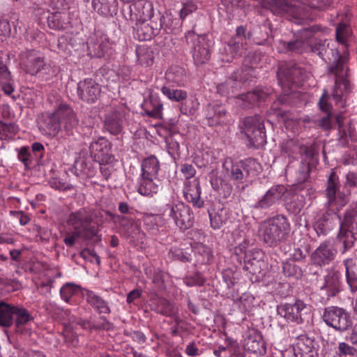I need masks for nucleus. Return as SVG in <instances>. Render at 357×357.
Returning a JSON list of instances; mask_svg holds the SVG:
<instances>
[{"mask_svg":"<svg viewBox=\"0 0 357 357\" xmlns=\"http://www.w3.org/2000/svg\"><path fill=\"white\" fill-rule=\"evenodd\" d=\"M137 61L141 66H149L153 63V52L146 45L138 46L136 48Z\"/></svg>","mask_w":357,"mask_h":357,"instance_id":"nucleus-43","label":"nucleus"},{"mask_svg":"<svg viewBox=\"0 0 357 357\" xmlns=\"http://www.w3.org/2000/svg\"><path fill=\"white\" fill-rule=\"evenodd\" d=\"M92 6L100 15L104 16L112 15L116 11V0H93Z\"/></svg>","mask_w":357,"mask_h":357,"instance_id":"nucleus-37","label":"nucleus"},{"mask_svg":"<svg viewBox=\"0 0 357 357\" xmlns=\"http://www.w3.org/2000/svg\"><path fill=\"white\" fill-rule=\"evenodd\" d=\"M314 158H302L298 171L299 176L297 178L298 183L296 186V190L297 191H303L304 190H306V185L310 184L306 182V181L309 176L310 171L312 167H314L316 163Z\"/></svg>","mask_w":357,"mask_h":357,"instance_id":"nucleus-31","label":"nucleus"},{"mask_svg":"<svg viewBox=\"0 0 357 357\" xmlns=\"http://www.w3.org/2000/svg\"><path fill=\"white\" fill-rule=\"evenodd\" d=\"M336 250L328 242H323L312 253L310 260L313 265L323 267L328 265L335 258Z\"/></svg>","mask_w":357,"mask_h":357,"instance_id":"nucleus-22","label":"nucleus"},{"mask_svg":"<svg viewBox=\"0 0 357 357\" xmlns=\"http://www.w3.org/2000/svg\"><path fill=\"white\" fill-rule=\"evenodd\" d=\"M290 231L288 219L283 215H277L261 223L258 236L267 246L274 248L287 240Z\"/></svg>","mask_w":357,"mask_h":357,"instance_id":"nucleus-4","label":"nucleus"},{"mask_svg":"<svg viewBox=\"0 0 357 357\" xmlns=\"http://www.w3.org/2000/svg\"><path fill=\"white\" fill-rule=\"evenodd\" d=\"M89 158H76L73 164V168L75 169V173L79 174L83 173L88 174L91 172L92 168V163L88 160Z\"/></svg>","mask_w":357,"mask_h":357,"instance_id":"nucleus-54","label":"nucleus"},{"mask_svg":"<svg viewBox=\"0 0 357 357\" xmlns=\"http://www.w3.org/2000/svg\"><path fill=\"white\" fill-rule=\"evenodd\" d=\"M47 24L50 29L54 30H61L65 28L63 15L60 12L51 13L47 17Z\"/></svg>","mask_w":357,"mask_h":357,"instance_id":"nucleus-55","label":"nucleus"},{"mask_svg":"<svg viewBox=\"0 0 357 357\" xmlns=\"http://www.w3.org/2000/svg\"><path fill=\"white\" fill-rule=\"evenodd\" d=\"M339 218L337 238L342 244L341 252L351 250L357 242V206H349Z\"/></svg>","mask_w":357,"mask_h":357,"instance_id":"nucleus-6","label":"nucleus"},{"mask_svg":"<svg viewBox=\"0 0 357 357\" xmlns=\"http://www.w3.org/2000/svg\"><path fill=\"white\" fill-rule=\"evenodd\" d=\"M185 38L195 65L201 66L208 63L211 59V50L206 36L189 31L185 33Z\"/></svg>","mask_w":357,"mask_h":357,"instance_id":"nucleus-9","label":"nucleus"},{"mask_svg":"<svg viewBox=\"0 0 357 357\" xmlns=\"http://www.w3.org/2000/svg\"><path fill=\"white\" fill-rule=\"evenodd\" d=\"M20 65L27 73L36 75L45 66V56L39 51L27 50L20 55Z\"/></svg>","mask_w":357,"mask_h":357,"instance_id":"nucleus-17","label":"nucleus"},{"mask_svg":"<svg viewBox=\"0 0 357 357\" xmlns=\"http://www.w3.org/2000/svg\"><path fill=\"white\" fill-rule=\"evenodd\" d=\"M323 319L325 323L337 331H347L352 324L349 313L343 308L330 306L325 308Z\"/></svg>","mask_w":357,"mask_h":357,"instance_id":"nucleus-14","label":"nucleus"},{"mask_svg":"<svg viewBox=\"0 0 357 357\" xmlns=\"http://www.w3.org/2000/svg\"><path fill=\"white\" fill-rule=\"evenodd\" d=\"M170 254L174 259L180 261L181 262L191 261V255L186 250L182 248L174 246L171 248Z\"/></svg>","mask_w":357,"mask_h":357,"instance_id":"nucleus-57","label":"nucleus"},{"mask_svg":"<svg viewBox=\"0 0 357 357\" xmlns=\"http://www.w3.org/2000/svg\"><path fill=\"white\" fill-rule=\"evenodd\" d=\"M234 257L241 264L243 263V269L252 276V282H258L264 275L267 264L264 260L265 255L259 249H248L247 243H241L234 248Z\"/></svg>","mask_w":357,"mask_h":357,"instance_id":"nucleus-5","label":"nucleus"},{"mask_svg":"<svg viewBox=\"0 0 357 357\" xmlns=\"http://www.w3.org/2000/svg\"><path fill=\"white\" fill-rule=\"evenodd\" d=\"M339 211L337 209L328 208L314 223L313 227L318 236L329 234L339 225Z\"/></svg>","mask_w":357,"mask_h":357,"instance_id":"nucleus-16","label":"nucleus"},{"mask_svg":"<svg viewBox=\"0 0 357 357\" xmlns=\"http://www.w3.org/2000/svg\"><path fill=\"white\" fill-rule=\"evenodd\" d=\"M335 58L337 59L329 67V73L334 74L335 76V86L332 96L336 102L342 100L344 93H347L350 89V82L347 79V71L349 68L346 63L348 59L346 56H342L336 50Z\"/></svg>","mask_w":357,"mask_h":357,"instance_id":"nucleus-7","label":"nucleus"},{"mask_svg":"<svg viewBox=\"0 0 357 357\" xmlns=\"http://www.w3.org/2000/svg\"><path fill=\"white\" fill-rule=\"evenodd\" d=\"M277 312L289 321L302 324L308 317L309 307L303 301L298 299L294 303H280L277 306Z\"/></svg>","mask_w":357,"mask_h":357,"instance_id":"nucleus-13","label":"nucleus"},{"mask_svg":"<svg viewBox=\"0 0 357 357\" xmlns=\"http://www.w3.org/2000/svg\"><path fill=\"white\" fill-rule=\"evenodd\" d=\"M130 20L142 21L151 20L153 15V4L147 0H137L129 6Z\"/></svg>","mask_w":357,"mask_h":357,"instance_id":"nucleus-23","label":"nucleus"},{"mask_svg":"<svg viewBox=\"0 0 357 357\" xmlns=\"http://www.w3.org/2000/svg\"><path fill=\"white\" fill-rule=\"evenodd\" d=\"M160 169L157 158H144L142 164V176H155Z\"/></svg>","mask_w":357,"mask_h":357,"instance_id":"nucleus-47","label":"nucleus"},{"mask_svg":"<svg viewBox=\"0 0 357 357\" xmlns=\"http://www.w3.org/2000/svg\"><path fill=\"white\" fill-rule=\"evenodd\" d=\"M116 222L124 229L129 236L133 237L135 231H138L139 228L135 219L130 216L116 215L115 216Z\"/></svg>","mask_w":357,"mask_h":357,"instance_id":"nucleus-44","label":"nucleus"},{"mask_svg":"<svg viewBox=\"0 0 357 357\" xmlns=\"http://www.w3.org/2000/svg\"><path fill=\"white\" fill-rule=\"evenodd\" d=\"M211 226L214 229H220L225 224L228 218V209L221 207L214 208L211 211H208Z\"/></svg>","mask_w":357,"mask_h":357,"instance_id":"nucleus-38","label":"nucleus"},{"mask_svg":"<svg viewBox=\"0 0 357 357\" xmlns=\"http://www.w3.org/2000/svg\"><path fill=\"white\" fill-rule=\"evenodd\" d=\"M61 126V121L57 119L54 112L45 117L40 129L45 135L54 137L60 131Z\"/></svg>","mask_w":357,"mask_h":357,"instance_id":"nucleus-35","label":"nucleus"},{"mask_svg":"<svg viewBox=\"0 0 357 357\" xmlns=\"http://www.w3.org/2000/svg\"><path fill=\"white\" fill-rule=\"evenodd\" d=\"M151 309L164 316H171L174 312V307L171 302L164 298H156L151 300Z\"/></svg>","mask_w":357,"mask_h":357,"instance_id":"nucleus-39","label":"nucleus"},{"mask_svg":"<svg viewBox=\"0 0 357 357\" xmlns=\"http://www.w3.org/2000/svg\"><path fill=\"white\" fill-rule=\"evenodd\" d=\"M317 343L306 335H301L298 337L297 342L294 347L295 357H317Z\"/></svg>","mask_w":357,"mask_h":357,"instance_id":"nucleus-26","label":"nucleus"},{"mask_svg":"<svg viewBox=\"0 0 357 357\" xmlns=\"http://www.w3.org/2000/svg\"><path fill=\"white\" fill-rule=\"evenodd\" d=\"M156 20H149L136 22L133 26V34L135 38L141 41L151 40L157 36L160 31L163 29L166 33H169V28L166 25V22L171 20L169 16H163L158 14L155 17Z\"/></svg>","mask_w":357,"mask_h":357,"instance_id":"nucleus-8","label":"nucleus"},{"mask_svg":"<svg viewBox=\"0 0 357 357\" xmlns=\"http://www.w3.org/2000/svg\"><path fill=\"white\" fill-rule=\"evenodd\" d=\"M68 225L73 228V232H68L63 238V242L68 247H73L76 239L82 238L88 244H96L101 241L99 226L86 208H81L72 212L67 220Z\"/></svg>","mask_w":357,"mask_h":357,"instance_id":"nucleus-1","label":"nucleus"},{"mask_svg":"<svg viewBox=\"0 0 357 357\" xmlns=\"http://www.w3.org/2000/svg\"><path fill=\"white\" fill-rule=\"evenodd\" d=\"M122 116L117 111L108 112L105 119V128L112 135H118L121 132Z\"/></svg>","mask_w":357,"mask_h":357,"instance_id":"nucleus-36","label":"nucleus"},{"mask_svg":"<svg viewBox=\"0 0 357 357\" xmlns=\"http://www.w3.org/2000/svg\"><path fill=\"white\" fill-rule=\"evenodd\" d=\"M236 81L232 78L227 79L225 82L220 84L217 86V90L222 96L234 93V89L236 88Z\"/></svg>","mask_w":357,"mask_h":357,"instance_id":"nucleus-62","label":"nucleus"},{"mask_svg":"<svg viewBox=\"0 0 357 357\" xmlns=\"http://www.w3.org/2000/svg\"><path fill=\"white\" fill-rule=\"evenodd\" d=\"M80 289L79 286L74 283L68 282L61 288L60 295L66 302H69L70 298L76 294Z\"/></svg>","mask_w":357,"mask_h":357,"instance_id":"nucleus-56","label":"nucleus"},{"mask_svg":"<svg viewBox=\"0 0 357 357\" xmlns=\"http://www.w3.org/2000/svg\"><path fill=\"white\" fill-rule=\"evenodd\" d=\"M328 49L329 43L326 40H319L311 45L312 52L317 54L321 59H324Z\"/></svg>","mask_w":357,"mask_h":357,"instance_id":"nucleus-64","label":"nucleus"},{"mask_svg":"<svg viewBox=\"0 0 357 357\" xmlns=\"http://www.w3.org/2000/svg\"><path fill=\"white\" fill-rule=\"evenodd\" d=\"M101 93L100 85L93 79H85L77 84V93L83 101L93 103Z\"/></svg>","mask_w":357,"mask_h":357,"instance_id":"nucleus-21","label":"nucleus"},{"mask_svg":"<svg viewBox=\"0 0 357 357\" xmlns=\"http://www.w3.org/2000/svg\"><path fill=\"white\" fill-rule=\"evenodd\" d=\"M344 117L341 114H326L324 116L314 121L319 128L324 131H328L333 128L334 123L337 125L340 132H342Z\"/></svg>","mask_w":357,"mask_h":357,"instance_id":"nucleus-34","label":"nucleus"},{"mask_svg":"<svg viewBox=\"0 0 357 357\" xmlns=\"http://www.w3.org/2000/svg\"><path fill=\"white\" fill-rule=\"evenodd\" d=\"M274 3L281 8L283 11H291L293 13V17L294 22L297 24H302L304 20V16L300 13V8L296 7H289L284 0H273Z\"/></svg>","mask_w":357,"mask_h":357,"instance_id":"nucleus-52","label":"nucleus"},{"mask_svg":"<svg viewBox=\"0 0 357 357\" xmlns=\"http://www.w3.org/2000/svg\"><path fill=\"white\" fill-rule=\"evenodd\" d=\"M88 48L93 51L94 55L98 58L102 57L109 48V43L106 38H101L96 41L91 42Z\"/></svg>","mask_w":357,"mask_h":357,"instance_id":"nucleus-49","label":"nucleus"},{"mask_svg":"<svg viewBox=\"0 0 357 357\" xmlns=\"http://www.w3.org/2000/svg\"><path fill=\"white\" fill-rule=\"evenodd\" d=\"M33 319L29 310L23 306L0 301L1 327L9 328L15 325L17 333L29 336L31 331L28 326Z\"/></svg>","mask_w":357,"mask_h":357,"instance_id":"nucleus-3","label":"nucleus"},{"mask_svg":"<svg viewBox=\"0 0 357 357\" xmlns=\"http://www.w3.org/2000/svg\"><path fill=\"white\" fill-rule=\"evenodd\" d=\"M247 49L244 44L235 41V39H229L222 44L220 49L222 60L225 62H231L236 57L241 55L243 50Z\"/></svg>","mask_w":357,"mask_h":357,"instance_id":"nucleus-29","label":"nucleus"},{"mask_svg":"<svg viewBox=\"0 0 357 357\" xmlns=\"http://www.w3.org/2000/svg\"><path fill=\"white\" fill-rule=\"evenodd\" d=\"M167 83H174L178 86L182 85L185 77V70L183 68L174 66H171L165 75Z\"/></svg>","mask_w":357,"mask_h":357,"instance_id":"nucleus-41","label":"nucleus"},{"mask_svg":"<svg viewBox=\"0 0 357 357\" xmlns=\"http://www.w3.org/2000/svg\"><path fill=\"white\" fill-rule=\"evenodd\" d=\"M183 193L185 199L193 206L197 208L203 206L204 202L201 198L202 190L198 178L185 181Z\"/></svg>","mask_w":357,"mask_h":357,"instance_id":"nucleus-28","label":"nucleus"},{"mask_svg":"<svg viewBox=\"0 0 357 357\" xmlns=\"http://www.w3.org/2000/svg\"><path fill=\"white\" fill-rule=\"evenodd\" d=\"M158 186L153 183L152 176H142L139 180L137 192L144 196H152L156 193Z\"/></svg>","mask_w":357,"mask_h":357,"instance_id":"nucleus-46","label":"nucleus"},{"mask_svg":"<svg viewBox=\"0 0 357 357\" xmlns=\"http://www.w3.org/2000/svg\"><path fill=\"white\" fill-rule=\"evenodd\" d=\"M268 93L261 89H255L252 91H248L245 94H242L241 98L243 101H247L250 104L254 105L264 102Z\"/></svg>","mask_w":357,"mask_h":357,"instance_id":"nucleus-48","label":"nucleus"},{"mask_svg":"<svg viewBox=\"0 0 357 357\" xmlns=\"http://www.w3.org/2000/svg\"><path fill=\"white\" fill-rule=\"evenodd\" d=\"M205 278L202 273L197 272L191 275H188L183 278V282L188 287H201L205 283Z\"/></svg>","mask_w":357,"mask_h":357,"instance_id":"nucleus-59","label":"nucleus"},{"mask_svg":"<svg viewBox=\"0 0 357 357\" xmlns=\"http://www.w3.org/2000/svg\"><path fill=\"white\" fill-rule=\"evenodd\" d=\"M82 294L88 304L99 314H109L111 312L108 303L94 291L83 289Z\"/></svg>","mask_w":357,"mask_h":357,"instance_id":"nucleus-30","label":"nucleus"},{"mask_svg":"<svg viewBox=\"0 0 357 357\" xmlns=\"http://www.w3.org/2000/svg\"><path fill=\"white\" fill-rule=\"evenodd\" d=\"M337 355L340 357L349 356H355L357 355V349L355 346L349 345L346 342H340L338 345V352Z\"/></svg>","mask_w":357,"mask_h":357,"instance_id":"nucleus-63","label":"nucleus"},{"mask_svg":"<svg viewBox=\"0 0 357 357\" xmlns=\"http://www.w3.org/2000/svg\"><path fill=\"white\" fill-rule=\"evenodd\" d=\"M54 113L66 131H70L77 126L76 114L69 105L63 102H59Z\"/></svg>","mask_w":357,"mask_h":357,"instance_id":"nucleus-25","label":"nucleus"},{"mask_svg":"<svg viewBox=\"0 0 357 357\" xmlns=\"http://www.w3.org/2000/svg\"><path fill=\"white\" fill-rule=\"evenodd\" d=\"M268 27L266 25H261L252 31L251 40L257 45H263L269 37Z\"/></svg>","mask_w":357,"mask_h":357,"instance_id":"nucleus-50","label":"nucleus"},{"mask_svg":"<svg viewBox=\"0 0 357 357\" xmlns=\"http://www.w3.org/2000/svg\"><path fill=\"white\" fill-rule=\"evenodd\" d=\"M243 132L248 139L250 146L259 148L266 143V136L264 122L257 115L244 119Z\"/></svg>","mask_w":357,"mask_h":357,"instance_id":"nucleus-10","label":"nucleus"},{"mask_svg":"<svg viewBox=\"0 0 357 357\" xmlns=\"http://www.w3.org/2000/svg\"><path fill=\"white\" fill-rule=\"evenodd\" d=\"M339 190L340 184L338 177L334 172H332L328 179L326 195L328 198L327 204L328 207L333 206L336 202H337V206L336 207L337 211H340V209L348 203V200L344 194L340 192L337 193Z\"/></svg>","mask_w":357,"mask_h":357,"instance_id":"nucleus-18","label":"nucleus"},{"mask_svg":"<svg viewBox=\"0 0 357 357\" xmlns=\"http://www.w3.org/2000/svg\"><path fill=\"white\" fill-rule=\"evenodd\" d=\"M282 272L287 277H294L296 278H300L302 275L301 268L289 262L282 264Z\"/></svg>","mask_w":357,"mask_h":357,"instance_id":"nucleus-58","label":"nucleus"},{"mask_svg":"<svg viewBox=\"0 0 357 357\" xmlns=\"http://www.w3.org/2000/svg\"><path fill=\"white\" fill-rule=\"evenodd\" d=\"M229 159L230 160H225L222 165L228 171L229 165H231V176L236 181H242L243 178H247L250 174H254L258 171V169L261 168L260 165L255 158H247L245 160H241L236 163H234L231 158H229Z\"/></svg>","mask_w":357,"mask_h":357,"instance_id":"nucleus-12","label":"nucleus"},{"mask_svg":"<svg viewBox=\"0 0 357 357\" xmlns=\"http://www.w3.org/2000/svg\"><path fill=\"white\" fill-rule=\"evenodd\" d=\"M326 271L321 289L326 290L328 296H335L342 291V274L333 266L328 268Z\"/></svg>","mask_w":357,"mask_h":357,"instance_id":"nucleus-24","label":"nucleus"},{"mask_svg":"<svg viewBox=\"0 0 357 357\" xmlns=\"http://www.w3.org/2000/svg\"><path fill=\"white\" fill-rule=\"evenodd\" d=\"M65 342L68 347H76L79 344L77 334L74 331V326L71 324L65 326L63 332Z\"/></svg>","mask_w":357,"mask_h":357,"instance_id":"nucleus-53","label":"nucleus"},{"mask_svg":"<svg viewBox=\"0 0 357 357\" xmlns=\"http://www.w3.org/2000/svg\"><path fill=\"white\" fill-rule=\"evenodd\" d=\"M323 148L320 144L314 143L307 146L298 144L294 139H289L281 145L282 153L290 156L292 154H300L302 156H316Z\"/></svg>","mask_w":357,"mask_h":357,"instance_id":"nucleus-20","label":"nucleus"},{"mask_svg":"<svg viewBox=\"0 0 357 357\" xmlns=\"http://www.w3.org/2000/svg\"><path fill=\"white\" fill-rule=\"evenodd\" d=\"M345 277L351 292L357 291V259L348 258L344 260Z\"/></svg>","mask_w":357,"mask_h":357,"instance_id":"nucleus-33","label":"nucleus"},{"mask_svg":"<svg viewBox=\"0 0 357 357\" xmlns=\"http://www.w3.org/2000/svg\"><path fill=\"white\" fill-rule=\"evenodd\" d=\"M163 213L172 218L176 225L182 231L193 226V213L190 207L183 202L167 204Z\"/></svg>","mask_w":357,"mask_h":357,"instance_id":"nucleus-11","label":"nucleus"},{"mask_svg":"<svg viewBox=\"0 0 357 357\" xmlns=\"http://www.w3.org/2000/svg\"><path fill=\"white\" fill-rule=\"evenodd\" d=\"M188 250L194 251L197 263L200 264H206L210 263L213 255L208 247L203 245L202 243H199L196 245L193 250L192 248H188Z\"/></svg>","mask_w":357,"mask_h":357,"instance_id":"nucleus-45","label":"nucleus"},{"mask_svg":"<svg viewBox=\"0 0 357 357\" xmlns=\"http://www.w3.org/2000/svg\"><path fill=\"white\" fill-rule=\"evenodd\" d=\"M243 347L249 352L260 356H264L266 352L262 335L255 329L248 330V335L244 340Z\"/></svg>","mask_w":357,"mask_h":357,"instance_id":"nucleus-27","label":"nucleus"},{"mask_svg":"<svg viewBox=\"0 0 357 357\" xmlns=\"http://www.w3.org/2000/svg\"><path fill=\"white\" fill-rule=\"evenodd\" d=\"M161 92L168 99L175 102L182 101L188 97V93L185 91L175 89L173 85L168 83L162 86Z\"/></svg>","mask_w":357,"mask_h":357,"instance_id":"nucleus-42","label":"nucleus"},{"mask_svg":"<svg viewBox=\"0 0 357 357\" xmlns=\"http://www.w3.org/2000/svg\"><path fill=\"white\" fill-rule=\"evenodd\" d=\"M142 107L146 116L156 119H162L163 104L159 97L150 96L148 99L144 100Z\"/></svg>","mask_w":357,"mask_h":357,"instance_id":"nucleus-32","label":"nucleus"},{"mask_svg":"<svg viewBox=\"0 0 357 357\" xmlns=\"http://www.w3.org/2000/svg\"><path fill=\"white\" fill-rule=\"evenodd\" d=\"M287 193L288 189L284 185H273L255 203L253 208L259 211L272 210Z\"/></svg>","mask_w":357,"mask_h":357,"instance_id":"nucleus-15","label":"nucleus"},{"mask_svg":"<svg viewBox=\"0 0 357 357\" xmlns=\"http://www.w3.org/2000/svg\"><path fill=\"white\" fill-rule=\"evenodd\" d=\"M300 193L288 194L284 195V207L287 211L292 215H298L302 211L305 204V197H310L313 195L314 190L311 184L306 185V190L299 191Z\"/></svg>","mask_w":357,"mask_h":357,"instance_id":"nucleus-19","label":"nucleus"},{"mask_svg":"<svg viewBox=\"0 0 357 357\" xmlns=\"http://www.w3.org/2000/svg\"><path fill=\"white\" fill-rule=\"evenodd\" d=\"M91 156H109L110 143L105 138H100L91 144Z\"/></svg>","mask_w":357,"mask_h":357,"instance_id":"nucleus-40","label":"nucleus"},{"mask_svg":"<svg viewBox=\"0 0 357 357\" xmlns=\"http://www.w3.org/2000/svg\"><path fill=\"white\" fill-rule=\"evenodd\" d=\"M252 38V31L246 32V29L244 26H237L236 29V33L230 39H235L236 42H241V44H244V47L246 46V40H251Z\"/></svg>","mask_w":357,"mask_h":357,"instance_id":"nucleus-60","label":"nucleus"},{"mask_svg":"<svg viewBox=\"0 0 357 357\" xmlns=\"http://www.w3.org/2000/svg\"><path fill=\"white\" fill-rule=\"evenodd\" d=\"M23 163L26 169H35L40 171V167L44 164L42 162V158H18Z\"/></svg>","mask_w":357,"mask_h":357,"instance_id":"nucleus-61","label":"nucleus"},{"mask_svg":"<svg viewBox=\"0 0 357 357\" xmlns=\"http://www.w3.org/2000/svg\"><path fill=\"white\" fill-rule=\"evenodd\" d=\"M278 83L283 89L284 95L273 102L271 108L279 112L282 118H287V112L281 106L288 104V93L291 91L294 86L301 84L306 77V71L298 65L289 63L281 65L277 72Z\"/></svg>","mask_w":357,"mask_h":357,"instance_id":"nucleus-2","label":"nucleus"},{"mask_svg":"<svg viewBox=\"0 0 357 357\" xmlns=\"http://www.w3.org/2000/svg\"><path fill=\"white\" fill-rule=\"evenodd\" d=\"M280 43L286 52L301 54L305 50V43L303 40L296 39L289 42L280 40Z\"/></svg>","mask_w":357,"mask_h":357,"instance_id":"nucleus-51","label":"nucleus"}]
</instances>
